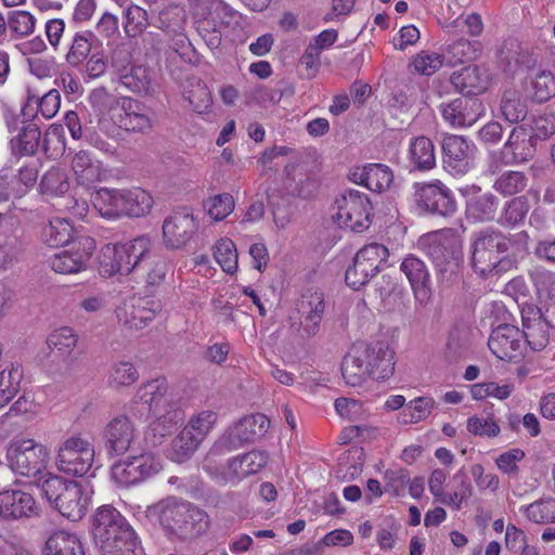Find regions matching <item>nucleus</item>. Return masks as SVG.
Returning a JSON list of instances; mask_svg holds the SVG:
<instances>
[{"mask_svg":"<svg viewBox=\"0 0 555 555\" xmlns=\"http://www.w3.org/2000/svg\"><path fill=\"white\" fill-rule=\"evenodd\" d=\"M112 68L119 83L129 91L140 95L152 93V74L149 67L130 62L121 63L117 54H114Z\"/></svg>","mask_w":555,"mask_h":555,"instance_id":"obj_23","label":"nucleus"},{"mask_svg":"<svg viewBox=\"0 0 555 555\" xmlns=\"http://www.w3.org/2000/svg\"><path fill=\"white\" fill-rule=\"evenodd\" d=\"M103 443L109 456L132 452L139 439V430L133 421L125 414L113 417L103 429Z\"/></svg>","mask_w":555,"mask_h":555,"instance_id":"obj_18","label":"nucleus"},{"mask_svg":"<svg viewBox=\"0 0 555 555\" xmlns=\"http://www.w3.org/2000/svg\"><path fill=\"white\" fill-rule=\"evenodd\" d=\"M73 233L74 228L66 219L55 218L43 227L41 236L50 247H60L68 246L75 241Z\"/></svg>","mask_w":555,"mask_h":555,"instance_id":"obj_39","label":"nucleus"},{"mask_svg":"<svg viewBox=\"0 0 555 555\" xmlns=\"http://www.w3.org/2000/svg\"><path fill=\"white\" fill-rule=\"evenodd\" d=\"M413 201L420 215L436 218H452L457 212L454 192L439 179L415 182Z\"/></svg>","mask_w":555,"mask_h":555,"instance_id":"obj_9","label":"nucleus"},{"mask_svg":"<svg viewBox=\"0 0 555 555\" xmlns=\"http://www.w3.org/2000/svg\"><path fill=\"white\" fill-rule=\"evenodd\" d=\"M78 336L74 330L67 326L52 332L47 338V345L52 351H57L59 356H69L77 346Z\"/></svg>","mask_w":555,"mask_h":555,"instance_id":"obj_47","label":"nucleus"},{"mask_svg":"<svg viewBox=\"0 0 555 555\" xmlns=\"http://www.w3.org/2000/svg\"><path fill=\"white\" fill-rule=\"evenodd\" d=\"M324 309L325 305L321 293H313L301 300L300 311L305 315L301 325L308 336H314L319 332Z\"/></svg>","mask_w":555,"mask_h":555,"instance_id":"obj_34","label":"nucleus"},{"mask_svg":"<svg viewBox=\"0 0 555 555\" xmlns=\"http://www.w3.org/2000/svg\"><path fill=\"white\" fill-rule=\"evenodd\" d=\"M48 456L47 449L31 439L14 440L7 451L12 470L26 477L41 474L46 469Z\"/></svg>","mask_w":555,"mask_h":555,"instance_id":"obj_14","label":"nucleus"},{"mask_svg":"<svg viewBox=\"0 0 555 555\" xmlns=\"http://www.w3.org/2000/svg\"><path fill=\"white\" fill-rule=\"evenodd\" d=\"M443 56L436 52L422 51L412 61L414 70L421 75L431 76L442 67Z\"/></svg>","mask_w":555,"mask_h":555,"instance_id":"obj_58","label":"nucleus"},{"mask_svg":"<svg viewBox=\"0 0 555 555\" xmlns=\"http://www.w3.org/2000/svg\"><path fill=\"white\" fill-rule=\"evenodd\" d=\"M154 414L157 417L151 424L150 429L155 439L154 444H160L164 438L171 436L182 425L183 412L178 406L170 405L164 412L160 410L159 413Z\"/></svg>","mask_w":555,"mask_h":555,"instance_id":"obj_33","label":"nucleus"},{"mask_svg":"<svg viewBox=\"0 0 555 555\" xmlns=\"http://www.w3.org/2000/svg\"><path fill=\"white\" fill-rule=\"evenodd\" d=\"M467 430L475 436L496 437L500 426L492 418L472 416L467 420Z\"/></svg>","mask_w":555,"mask_h":555,"instance_id":"obj_64","label":"nucleus"},{"mask_svg":"<svg viewBox=\"0 0 555 555\" xmlns=\"http://www.w3.org/2000/svg\"><path fill=\"white\" fill-rule=\"evenodd\" d=\"M169 44V53L178 55L182 62L188 64H197L198 55L193 49L189 38L180 31L179 34H173Z\"/></svg>","mask_w":555,"mask_h":555,"instance_id":"obj_61","label":"nucleus"},{"mask_svg":"<svg viewBox=\"0 0 555 555\" xmlns=\"http://www.w3.org/2000/svg\"><path fill=\"white\" fill-rule=\"evenodd\" d=\"M95 247L91 236L77 235L67 249L51 257L50 266L53 271L62 274L80 272L86 269Z\"/></svg>","mask_w":555,"mask_h":555,"instance_id":"obj_19","label":"nucleus"},{"mask_svg":"<svg viewBox=\"0 0 555 555\" xmlns=\"http://www.w3.org/2000/svg\"><path fill=\"white\" fill-rule=\"evenodd\" d=\"M94 450L89 441L73 436L67 438L59 449L56 465L59 470L73 475L85 476L91 468Z\"/></svg>","mask_w":555,"mask_h":555,"instance_id":"obj_16","label":"nucleus"},{"mask_svg":"<svg viewBox=\"0 0 555 555\" xmlns=\"http://www.w3.org/2000/svg\"><path fill=\"white\" fill-rule=\"evenodd\" d=\"M160 461L151 452H140L114 463L112 478L121 487H130L155 476L162 469Z\"/></svg>","mask_w":555,"mask_h":555,"instance_id":"obj_13","label":"nucleus"},{"mask_svg":"<svg viewBox=\"0 0 555 555\" xmlns=\"http://www.w3.org/2000/svg\"><path fill=\"white\" fill-rule=\"evenodd\" d=\"M40 146L49 158L61 155L65 149L63 126L52 124L42 138L38 125L24 122L17 134L10 140L11 152L17 157L34 156Z\"/></svg>","mask_w":555,"mask_h":555,"instance_id":"obj_8","label":"nucleus"},{"mask_svg":"<svg viewBox=\"0 0 555 555\" xmlns=\"http://www.w3.org/2000/svg\"><path fill=\"white\" fill-rule=\"evenodd\" d=\"M92 534L102 555H138L140 541L128 520L113 506L98 508Z\"/></svg>","mask_w":555,"mask_h":555,"instance_id":"obj_3","label":"nucleus"},{"mask_svg":"<svg viewBox=\"0 0 555 555\" xmlns=\"http://www.w3.org/2000/svg\"><path fill=\"white\" fill-rule=\"evenodd\" d=\"M500 215V199L491 192L475 195L466 203V216L476 222L496 221Z\"/></svg>","mask_w":555,"mask_h":555,"instance_id":"obj_32","label":"nucleus"},{"mask_svg":"<svg viewBox=\"0 0 555 555\" xmlns=\"http://www.w3.org/2000/svg\"><path fill=\"white\" fill-rule=\"evenodd\" d=\"M529 210L530 203L526 195L514 196L504 203L496 222L507 228L519 227L524 224Z\"/></svg>","mask_w":555,"mask_h":555,"instance_id":"obj_37","label":"nucleus"},{"mask_svg":"<svg viewBox=\"0 0 555 555\" xmlns=\"http://www.w3.org/2000/svg\"><path fill=\"white\" fill-rule=\"evenodd\" d=\"M72 168L80 184L90 185L100 180V167L87 151H79L75 154Z\"/></svg>","mask_w":555,"mask_h":555,"instance_id":"obj_42","label":"nucleus"},{"mask_svg":"<svg viewBox=\"0 0 555 555\" xmlns=\"http://www.w3.org/2000/svg\"><path fill=\"white\" fill-rule=\"evenodd\" d=\"M388 256L387 247L382 244L371 243L363 246L346 270L347 285L356 291L366 285L382 270V264L386 262Z\"/></svg>","mask_w":555,"mask_h":555,"instance_id":"obj_12","label":"nucleus"},{"mask_svg":"<svg viewBox=\"0 0 555 555\" xmlns=\"http://www.w3.org/2000/svg\"><path fill=\"white\" fill-rule=\"evenodd\" d=\"M488 346L500 360H516L525 350L524 334L517 326L502 323L492 330Z\"/></svg>","mask_w":555,"mask_h":555,"instance_id":"obj_21","label":"nucleus"},{"mask_svg":"<svg viewBox=\"0 0 555 555\" xmlns=\"http://www.w3.org/2000/svg\"><path fill=\"white\" fill-rule=\"evenodd\" d=\"M126 25L125 31L129 37H135L142 34L149 25V14L146 10L139 5H130L125 11Z\"/></svg>","mask_w":555,"mask_h":555,"instance_id":"obj_55","label":"nucleus"},{"mask_svg":"<svg viewBox=\"0 0 555 555\" xmlns=\"http://www.w3.org/2000/svg\"><path fill=\"white\" fill-rule=\"evenodd\" d=\"M122 98H118L112 93H109L106 88H98L94 89L90 96L91 105L102 115L109 113L111 111L120 107L121 108V100Z\"/></svg>","mask_w":555,"mask_h":555,"instance_id":"obj_60","label":"nucleus"},{"mask_svg":"<svg viewBox=\"0 0 555 555\" xmlns=\"http://www.w3.org/2000/svg\"><path fill=\"white\" fill-rule=\"evenodd\" d=\"M538 141L524 126H516L504 144V156L509 153L508 163L519 164L532 159L538 150Z\"/></svg>","mask_w":555,"mask_h":555,"instance_id":"obj_28","label":"nucleus"},{"mask_svg":"<svg viewBox=\"0 0 555 555\" xmlns=\"http://www.w3.org/2000/svg\"><path fill=\"white\" fill-rule=\"evenodd\" d=\"M538 142L545 141L555 133V115L543 114L532 119L531 132Z\"/></svg>","mask_w":555,"mask_h":555,"instance_id":"obj_63","label":"nucleus"},{"mask_svg":"<svg viewBox=\"0 0 555 555\" xmlns=\"http://www.w3.org/2000/svg\"><path fill=\"white\" fill-rule=\"evenodd\" d=\"M501 113L505 120L517 124L527 116V104L519 92L506 90L501 99Z\"/></svg>","mask_w":555,"mask_h":555,"instance_id":"obj_44","label":"nucleus"},{"mask_svg":"<svg viewBox=\"0 0 555 555\" xmlns=\"http://www.w3.org/2000/svg\"><path fill=\"white\" fill-rule=\"evenodd\" d=\"M217 422V414L214 411H202L196 416L192 417L185 426V429H191L194 435L203 441L207 434L211 430Z\"/></svg>","mask_w":555,"mask_h":555,"instance_id":"obj_62","label":"nucleus"},{"mask_svg":"<svg viewBox=\"0 0 555 555\" xmlns=\"http://www.w3.org/2000/svg\"><path fill=\"white\" fill-rule=\"evenodd\" d=\"M533 99L539 103H544L555 96V76L550 70L540 72L533 82Z\"/></svg>","mask_w":555,"mask_h":555,"instance_id":"obj_56","label":"nucleus"},{"mask_svg":"<svg viewBox=\"0 0 555 555\" xmlns=\"http://www.w3.org/2000/svg\"><path fill=\"white\" fill-rule=\"evenodd\" d=\"M198 229L193 212L182 207L167 217L163 224L165 244L171 248H181L193 237Z\"/></svg>","mask_w":555,"mask_h":555,"instance_id":"obj_22","label":"nucleus"},{"mask_svg":"<svg viewBox=\"0 0 555 555\" xmlns=\"http://www.w3.org/2000/svg\"><path fill=\"white\" fill-rule=\"evenodd\" d=\"M442 166L452 176H463L475 164L476 146L463 135L444 133L441 141Z\"/></svg>","mask_w":555,"mask_h":555,"instance_id":"obj_15","label":"nucleus"},{"mask_svg":"<svg viewBox=\"0 0 555 555\" xmlns=\"http://www.w3.org/2000/svg\"><path fill=\"white\" fill-rule=\"evenodd\" d=\"M443 120L452 128L473 126L483 114L485 105L477 96H459L439 105Z\"/></svg>","mask_w":555,"mask_h":555,"instance_id":"obj_20","label":"nucleus"},{"mask_svg":"<svg viewBox=\"0 0 555 555\" xmlns=\"http://www.w3.org/2000/svg\"><path fill=\"white\" fill-rule=\"evenodd\" d=\"M395 372V351L385 341L353 345L341 362L347 385L356 387L367 378L385 380Z\"/></svg>","mask_w":555,"mask_h":555,"instance_id":"obj_2","label":"nucleus"},{"mask_svg":"<svg viewBox=\"0 0 555 555\" xmlns=\"http://www.w3.org/2000/svg\"><path fill=\"white\" fill-rule=\"evenodd\" d=\"M400 271L406 276L416 300L426 304L431 297V281L426 263L410 254L403 258Z\"/></svg>","mask_w":555,"mask_h":555,"instance_id":"obj_24","label":"nucleus"},{"mask_svg":"<svg viewBox=\"0 0 555 555\" xmlns=\"http://www.w3.org/2000/svg\"><path fill=\"white\" fill-rule=\"evenodd\" d=\"M521 321L525 344L527 343L534 351L542 350L550 340V330H552L541 319V313L537 307L528 306L521 310Z\"/></svg>","mask_w":555,"mask_h":555,"instance_id":"obj_26","label":"nucleus"},{"mask_svg":"<svg viewBox=\"0 0 555 555\" xmlns=\"http://www.w3.org/2000/svg\"><path fill=\"white\" fill-rule=\"evenodd\" d=\"M425 251L440 272L459 267L464 258L463 241L451 229L429 237Z\"/></svg>","mask_w":555,"mask_h":555,"instance_id":"obj_17","label":"nucleus"},{"mask_svg":"<svg viewBox=\"0 0 555 555\" xmlns=\"http://www.w3.org/2000/svg\"><path fill=\"white\" fill-rule=\"evenodd\" d=\"M204 207L214 220L221 221L233 211L235 203L230 193H222L205 201Z\"/></svg>","mask_w":555,"mask_h":555,"instance_id":"obj_53","label":"nucleus"},{"mask_svg":"<svg viewBox=\"0 0 555 555\" xmlns=\"http://www.w3.org/2000/svg\"><path fill=\"white\" fill-rule=\"evenodd\" d=\"M393 181V172L387 165L367 164L366 189L382 193L389 189Z\"/></svg>","mask_w":555,"mask_h":555,"instance_id":"obj_48","label":"nucleus"},{"mask_svg":"<svg viewBox=\"0 0 555 555\" xmlns=\"http://www.w3.org/2000/svg\"><path fill=\"white\" fill-rule=\"evenodd\" d=\"M269 424L268 417L261 413L244 416L220 436L210 449V454H224L256 441L264 436Z\"/></svg>","mask_w":555,"mask_h":555,"instance_id":"obj_11","label":"nucleus"},{"mask_svg":"<svg viewBox=\"0 0 555 555\" xmlns=\"http://www.w3.org/2000/svg\"><path fill=\"white\" fill-rule=\"evenodd\" d=\"M42 495L65 518L77 521L87 512L88 498L82 486L74 480L46 474L38 483Z\"/></svg>","mask_w":555,"mask_h":555,"instance_id":"obj_6","label":"nucleus"},{"mask_svg":"<svg viewBox=\"0 0 555 555\" xmlns=\"http://www.w3.org/2000/svg\"><path fill=\"white\" fill-rule=\"evenodd\" d=\"M23 378L22 369L12 365L0 372V408L5 406L20 391Z\"/></svg>","mask_w":555,"mask_h":555,"instance_id":"obj_45","label":"nucleus"},{"mask_svg":"<svg viewBox=\"0 0 555 555\" xmlns=\"http://www.w3.org/2000/svg\"><path fill=\"white\" fill-rule=\"evenodd\" d=\"M160 526L169 534L192 539L204 534L209 525L207 513L191 502L169 496L154 507Z\"/></svg>","mask_w":555,"mask_h":555,"instance_id":"obj_4","label":"nucleus"},{"mask_svg":"<svg viewBox=\"0 0 555 555\" xmlns=\"http://www.w3.org/2000/svg\"><path fill=\"white\" fill-rule=\"evenodd\" d=\"M215 258L228 274H234L237 270V251L235 244L230 238H221L216 244Z\"/></svg>","mask_w":555,"mask_h":555,"instance_id":"obj_51","label":"nucleus"},{"mask_svg":"<svg viewBox=\"0 0 555 555\" xmlns=\"http://www.w3.org/2000/svg\"><path fill=\"white\" fill-rule=\"evenodd\" d=\"M266 451H250L241 456L229 460L230 470L237 477L244 478L258 473L268 463Z\"/></svg>","mask_w":555,"mask_h":555,"instance_id":"obj_38","label":"nucleus"},{"mask_svg":"<svg viewBox=\"0 0 555 555\" xmlns=\"http://www.w3.org/2000/svg\"><path fill=\"white\" fill-rule=\"evenodd\" d=\"M185 13L178 7L162 10L154 25L167 34H179L183 29Z\"/></svg>","mask_w":555,"mask_h":555,"instance_id":"obj_52","label":"nucleus"},{"mask_svg":"<svg viewBox=\"0 0 555 555\" xmlns=\"http://www.w3.org/2000/svg\"><path fill=\"white\" fill-rule=\"evenodd\" d=\"M409 163L411 171H429L436 167L434 142L425 135L412 138L409 144Z\"/></svg>","mask_w":555,"mask_h":555,"instance_id":"obj_31","label":"nucleus"},{"mask_svg":"<svg viewBox=\"0 0 555 555\" xmlns=\"http://www.w3.org/2000/svg\"><path fill=\"white\" fill-rule=\"evenodd\" d=\"M528 241L527 231L512 234L494 227H487L474 232L470 243L473 271L482 279L500 276L512 266V260L507 257L509 250H526Z\"/></svg>","mask_w":555,"mask_h":555,"instance_id":"obj_1","label":"nucleus"},{"mask_svg":"<svg viewBox=\"0 0 555 555\" xmlns=\"http://www.w3.org/2000/svg\"><path fill=\"white\" fill-rule=\"evenodd\" d=\"M43 555H85L82 543L76 534L66 531L53 532L44 543Z\"/></svg>","mask_w":555,"mask_h":555,"instance_id":"obj_35","label":"nucleus"},{"mask_svg":"<svg viewBox=\"0 0 555 555\" xmlns=\"http://www.w3.org/2000/svg\"><path fill=\"white\" fill-rule=\"evenodd\" d=\"M93 39L95 35L91 31H77L66 54V62L73 67L81 66L91 52Z\"/></svg>","mask_w":555,"mask_h":555,"instance_id":"obj_43","label":"nucleus"},{"mask_svg":"<svg viewBox=\"0 0 555 555\" xmlns=\"http://www.w3.org/2000/svg\"><path fill=\"white\" fill-rule=\"evenodd\" d=\"M138 378L139 372L131 362L119 361L112 364L108 384L118 389L134 384Z\"/></svg>","mask_w":555,"mask_h":555,"instance_id":"obj_49","label":"nucleus"},{"mask_svg":"<svg viewBox=\"0 0 555 555\" xmlns=\"http://www.w3.org/2000/svg\"><path fill=\"white\" fill-rule=\"evenodd\" d=\"M150 302L143 299L139 300L138 305H133L129 312L130 318L127 320L130 327L142 328L146 326L159 311V305L155 307H147Z\"/></svg>","mask_w":555,"mask_h":555,"instance_id":"obj_59","label":"nucleus"},{"mask_svg":"<svg viewBox=\"0 0 555 555\" xmlns=\"http://www.w3.org/2000/svg\"><path fill=\"white\" fill-rule=\"evenodd\" d=\"M138 401L149 406L153 413H159L160 410L177 406V403L168 396V384L164 377L152 379L143 384L135 395Z\"/></svg>","mask_w":555,"mask_h":555,"instance_id":"obj_30","label":"nucleus"},{"mask_svg":"<svg viewBox=\"0 0 555 555\" xmlns=\"http://www.w3.org/2000/svg\"><path fill=\"white\" fill-rule=\"evenodd\" d=\"M37 106V111L46 118L50 119L55 116L60 109L61 95L56 89H52L44 93L42 96L31 94L28 90L27 99L21 107V113L28 118H35L36 113H28V107Z\"/></svg>","mask_w":555,"mask_h":555,"instance_id":"obj_36","label":"nucleus"},{"mask_svg":"<svg viewBox=\"0 0 555 555\" xmlns=\"http://www.w3.org/2000/svg\"><path fill=\"white\" fill-rule=\"evenodd\" d=\"M120 127L126 131L147 133L153 128L154 114L144 103L125 96L121 100Z\"/></svg>","mask_w":555,"mask_h":555,"instance_id":"obj_25","label":"nucleus"},{"mask_svg":"<svg viewBox=\"0 0 555 555\" xmlns=\"http://www.w3.org/2000/svg\"><path fill=\"white\" fill-rule=\"evenodd\" d=\"M36 20L27 11H13L7 20V28L18 38L26 37L33 34L35 29Z\"/></svg>","mask_w":555,"mask_h":555,"instance_id":"obj_54","label":"nucleus"},{"mask_svg":"<svg viewBox=\"0 0 555 555\" xmlns=\"http://www.w3.org/2000/svg\"><path fill=\"white\" fill-rule=\"evenodd\" d=\"M527 518L535 524H555V499H541L525 507Z\"/></svg>","mask_w":555,"mask_h":555,"instance_id":"obj_50","label":"nucleus"},{"mask_svg":"<svg viewBox=\"0 0 555 555\" xmlns=\"http://www.w3.org/2000/svg\"><path fill=\"white\" fill-rule=\"evenodd\" d=\"M513 385L499 386L496 383H478L470 386V393L475 400H482L487 397H494L504 400L511 396Z\"/></svg>","mask_w":555,"mask_h":555,"instance_id":"obj_57","label":"nucleus"},{"mask_svg":"<svg viewBox=\"0 0 555 555\" xmlns=\"http://www.w3.org/2000/svg\"><path fill=\"white\" fill-rule=\"evenodd\" d=\"M528 182L522 171L508 170L495 179L493 189L503 196H515L527 188Z\"/></svg>","mask_w":555,"mask_h":555,"instance_id":"obj_46","label":"nucleus"},{"mask_svg":"<svg viewBox=\"0 0 555 555\" xmlns=\"http://www.w3.org/2000/svg\"><path fill=\"white\" fill-rule=\"evenodd\" d=\"M336 222L340 227L362 233L372 224L373 206L369 196L358 190H345L335 201Z\"/></svg>","mask_w":555,"mask_h":555,"instance_id":"obj_10","label":"nucleus"},{"mask_svg":"<svg viewBox=\"0 0 555 555\" xmlns=\"http://www.w3.org/2000/svg\"><path fill=\"white\" fill-rule=\"evenodd\" d=\"M150 258L151 241L147 236L141 235L125 243L103 246L99 256V270L104 276L117 273L128 275L144 270Z\"/></svg>","mask_w":555,"mask_h":555,"instance_id":"obj_5","label":"nucleus"},{"mask_svg":"<svg viewBox=\"0 0 555 555\" xmlns=\"http://www.w3.org/2000/svg\"><path fill=\"white\" fill-rule=\"evenodd\" d=\"M69 186L66 171L60 167H51L40 179L39 192L49 197H59L67 193Z\"/></svg>","mask_w":555,"mask_h":555,"instance_id":"obj_40","label":"nucleus"},{"mask_svg":"<svg viewBox=\"0 0 555 555\" xmlns=\"http://www.w3.org/2000/svg\"><path fill=\"white\" fill-rule=\"evenodd\" d=\"M153 205V196L141 188L131 190L102 188L95 197V206L101 215L109 218L120 216L140 218L150 214Z\"/></svg>","mask_w":555,"mask_h":555,"instance_id":"obj_7","label":"nucleus"},{"mask_svg":"<svg viewBox=\"0 0 555 555\" xmlns=\"http://www.w3.org/2000/svg\"><path fill=\"white\" fill-rule=\"evenodd\" d=\"M36 502L31 494L22 490L0 492V517L17 519L37 514Z\"/></svg>","mask_w":555,"mask_h":555,"instance_id":"obj_29","label":"nucleus"},{"mask_svg":"<svg viewBox=\"0 0 555 555\" xmlns=\"http://www.w3.org/2000/svg\"><path fill=\"white\" fill-rule=\"evenodd\" d=\"M201 442L191 429L183 428L172 440L168 457L173 462L183 463L193 455Z\"/></svg>","mask_w":555,"mask_h":555,"instance_id":"obj_41","label":"nucleus"},{"mask_svg":"<svg viewBox=\"0 0 555 555\" xmlns=\"http://www.w3.org/2000/svg\"><path fill=\"white\" fill-rule=\"evenodd\" d=\"M450 82L462 95L478 98L488 88L489 75L483 67L469 65L454 72Z\"/></svg>","mask_w":555,"mask_h":555,"instance_id":"obj_27","label":"nucleus"}]
</instances>
